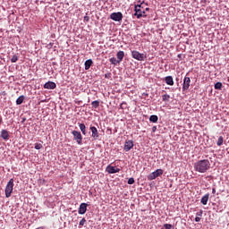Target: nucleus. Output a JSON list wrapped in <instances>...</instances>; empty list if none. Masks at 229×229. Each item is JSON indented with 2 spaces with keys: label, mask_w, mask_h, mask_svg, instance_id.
<instances>
[{
  "label": "nucleus",
  "mask_w": 229,
  "mask_h": 229,
  "mask_svg": "<svg viewBox=\"0 0 229 229\" xmlns=\"http://www.w3.org/2000/svg\"><path fill=\"white\" fill-rule=\"evenodd\" d=\"M87 207H88V205H87V203H81V205H80V208H79V214L81 215V216H83V214H85L86 212H87Z\"/></svg>",
  "instance_id": "13"
},
{
  "label": "nucleus",
  "mask_w": 229,
  "mask_h": 229,
  "mask_svg": "<svg viewBox=\"0 0 229 229\" xmlns=\"http://www.w3.org/2000/svg\"><path fill=\"white\" fill-rule=\"evenodd\" d=\"M129 185H133L135 183V179L133 177L129 178L128 182Z\"/></svg>",
  "instance_id": "30"
},
{
  "label": "nucleus",
  "mask_w": 229,
  "mask_h": 229,
  "mask_svg": "<svg viewBox=\"0 0 229 229\" xmlns=\"http://www.w3.org/2000/svg\"><path fill=\"white\" fill-rule=\"evenodd\" d=\"M92 59H89L85 62L84 65H85V71H89V69H90V67L92 66Z\"/></svg>",
  "instance_id": "18"
},
{
  "label": "nucleus",
  "mask_w": 229,
  "mask_h": 229,
  "mask_svg": "<svg viewBox=\"0 0 229 229\" xmlns=\"http://www.w3.org/2000/svg\"><path fill=\"white\" fill-rule=\"evenodd\" d=\"M44 89H47L48 90H55V89H56V83L53 81H47L44 84Z\"/></svg>",
  "instance_id": "10"
},
{
  "label": "nucleus",
  "mask_w": 229,
  "mask_h": 229,
  "mask_svg": "<svg viewBox=\"0 0 229 229\" xmlns=\"http://www.w3.org/2000/svg\"><path fill=\"white\" fill-rule=\"evenodd\" d=\"M162 99L163 101L169 102V99H171V96H169L168 94L163 95Z\"/></svg>",
  "instance_id": "25"
},
{
  "label": "nucleus",
  "mask_w": 229,
  "mask_h": 229,
  "mask_svg": "<svg viewBox=\"0 0 229 229\" xmlns=\"http://www.w3.org/2000/svg\"><path fill=\"white\" fill-rule=\"evenodd\" d=\"M106 173H108V174H115V173H119L121 169L115 166H112L111 165H108L106 168Z\"/></svg>",
  "instance_id": "8"
},
{
  "label": "nucleus",
  "mask_w": 229,
  "mask_h": 229,
  "mask_svg": "<svg viewBox=\"0 0 229 229\" xmlns=\"http://www.w3.org/2000/svg\"><path fill=\"white\" fill-rule=\"evenodd\" d=\"M116 56L118 59V63L123 62V59L124 58V52L123 51L117 52Z\"/></svg>",
  "instance_id": "17"
},
{
  "label": "nucleus",
  "mask_w": 229,
  "mask_h": 229,
  "mask_svg": "<svg viewBox=\"0 0 229 229\" xmlns=\"http://www.w3.org/2000/svg\"><path fill=\"white\" fill-rule=\"evenodd\" d=\"M72 135L74 137V140H76L77 144H81L83 140V137L81 136V132L78 131H72Z\"/></svg>",
  "instance_id": "6"
},
{
  "label": "nucleus",
  "mask_w": 229,
  "mask_h": 229,
  "mask_svg": "<svg viewBox=\"0 0 229 229\" xmlns=\"http://www.w3.org/2000/svg\"><path fill=\"white\" fill-rule=\"evenodd\" d=\"M110 19H112V21H115L116 22H120V21H123V13L118 12L111 13Z\"/></svg>",
  "instance_id": "7"
},
{
  "label": "nucleus",
  "mask_w": 229,
  "mask_h": 229,
  "mask_svg": "<svg viewBox=\"0 0 229 229\" xmlns=\"http://www.w3.org/2000/svg\"><path fill=\"white\" fill-rule=\"evenodd\" d=\"M3 120L1 119V117H0V124H1V122H2Z\"/></svg>",
  "instance_id": "39"
},
{
  "label": "nucleus",
  "mask_w": 229,
  "mask_h": 229,
  "mask_svg": "<svg viewBox=\"0 0 229 229\" xmlns=\"http://www.w3.org/2000/svg\"><path fill=\"white\" fill-rule=\"evenodd\" d=\"M133 148V141L132 140H127L124 143V151H130L131 149Z\"/></svg>",
  "instance_id": "12"
},
{
  "label": "nucleus",
  "mask_w": 229,
  "mask_h": 229,
  "mask_svg": "<svg viewBox=\"0 0 229 229\" xmlns=\"http://www.w3.org/2000/svg\"><path fill=\"white\" fill-rule=\"evenodd\" d=\"M85 223H87V219L82 218L79 223V228H81V226L85 225Z\"/></svg>",
  "instance_id": "28"
},
{
  "label": "nucleus",
  "mask_w": 229,
  "mask_h": 229,
  "mask_svg": "<svg viewBox=\"0 0 229 229\" xmlns=\"http://www.w3.org/2000/svg\"><path fill=\"white\" fill-rule=\"evenodd\" d=\"M152 130H153V131H155L157 130V127L154 126V127L152 128Z\"/></svg>",
  "instance_id": "36"
},
{
  "label": "nucleus",
  "mask_w": 229,
  "mask_h": 229,
  "mask_svg": "<svg viewBox=\"0 0 229 229\" xmlns=\"http://www.w3.org/2000/svg\"><path fill=\"white\" fill-rule=\"evenodd\" d=\"M149 121L150 123H158V116L152 114L149 117Z\"/></svg>",
  "instance_id": "20"
},
{
  "label": "nucleus",
  "mask_w": 229,
  "mask_h": 229,
  "mask_svg": "<svg viewBox=\"0 0 229 229\" xmlns=\"http://www.w3.org/2000/svg\"><path fill=\"white\" fill-rule=\"evenodd\" d=\"M91 130V137H93V139H95V140L97 139H99V132L98 131V128H96L95 126H91L90 127Z\"/></svg>",
  "instance_id": "11"
},
{
  "label": "nucleus",
  "mask_w": 229,
  "mask_h": 229,
  "mask_svg": "<svg viewBox=\"0 0 229 229\" xmlns=\"http://www.w3.org/2000/svg\"><path fill=\"white\" fill-rule=\"evenodd\" d=\"M18 60L19 56H17V55H13V57L11 58L12 64H15V62H17Z\"/></svg>",
  "instance_id": "29"
},
{
  "label": "nucleus",
  "mask_w": 229,
  "mask_h": 229,
  "mask_svg": "<svg viewBox=\"0 0 229 229\" xmlns=\"http://www.w3.org/2000/svg\"><path fill=\"white\" fill-rule=\"evenodd\" d=\"M22 103H24V96H20L16 99V105H22Z\"/></svg>",
  "instance_id": "21"
},
{
  "label": "nucleus",
  "mask_w": 229,
  "mask_h": 229,
  "mask_svg": "<svg viewBox=\"0 0 229 229\" xmlns=\"http://www.w3.org/2000/svg\"><path fill=\"white\" fill-rule=\"evenodd\" d=\"M224 138H223V136H220L219 138H218V140H217V146H223V142H224Z\"/></svg>",
  "instance_id": "27"
},
{
  "label": "nucleus",
  "mask_w": 229,
  "mask_h": 229,
  "mask_svg": "<svg viewBox=\"0 0 229 229\" xmlns=\"http://www.w3.org/2000/svg\"><path fill=\"white\" fill-rule=\"evenodd\" d=\"M24 121H26V118H23V119H22V123H24Z\"/></svg>",
  "instance_id": "38"
},
{
  "label": "nucleus",
  "mask_w": 229,
  "mask_h": 229,
  "mask_svg": "<svg viewBox=\"0 0 229 229\" xmlns=\"http://www.w3.org/2000/svg\"><path fill=\"white\" fill-rule=\"evenodd\" d=\"M110 64H112L113 65H117V64H119V60L117 61V59H115V57H112L109 59Z\"/></svg>",
  "instance_id": "22"
},
{
  "label": "nucleus",
  "mask_w": 229,
  "mask_h": 229,
  "mask_svg": "<svg viewBox=\"0 0 229 229\" xmlns=\"http://www.w3.org/2000/svg\"><path fill=\"white\" fill-rule=\"evenodd\" d=\"M164 174V170L157 169L155 172H152L148 176V180L151 182L152 180H156V178H158V176H162Z\"/></svg>",
  "instance_id": "5"
},
{
  "label": "nucleus",
  "mask_w": 229,
  "mask_h": 229,
  "mask_svg": "<svg viewBox=\"0 0 229 229\" xmlns=\"http://www.w3.org/2000/svg\"><path fill=\"white\" fill-rule=\"evenodd\" d=\"M193 167L197 173H207L210 169V161L208 159L199 160L194 163Z\"/></svg>",
  "instance_id": "1"
},
{
  "label": "nucleus",
  "mask_w": 229,
  "mask_h": 229,
  "mask_svg": "<svg viewBox=\"0 0 229 229\" xmlns=\"http://www.w3.org/2000/svg\"><path fill=\"white\" fill-rule=\"evenodd\" d=\"M212 194H216V188L212 189Z\"/></svg>",
  "instance_id": "35"
},
{
  "label": "nucleus",
  "mask_w": 229,
  "mask_h": 229,
  "mask_svg": "<svg viewBox=\"0 0 229 229\" xmlns=\"http://www.w3.org/2000/svg\"><path fill=\"white\" fill-rule=\"evenodd\" d=\"M165 81L166 85H170V86L174 85V81L173 80V76H166L165 78Z\"/></svg>",
  "instance_id": "16"
},
{
  "label": "nucleus",
  "mask_w": 229,
  "mask_h": 229,
  "mask_svg": "<svg viewBox=\"0 0 229 229\" xmlns=\"http://www.w3.org/2000/svg\"><path fill=\"white\" fill-rule=\"evenodd\" d=\"M195 221H196V223H199V221H201V217L196 216Z\"/></svg>",
  "instance_id": "34"
},
{
  "label": "nucleus",
  "mask_w": 229,
  "mask_h": 229,
  "mask_svg": "<svg viewBox=\"0 0 229 229\" xmlns=\"http://www.w3.org/2000/svg\"><path fill=\"white\" fill-rule=\"evenodd\" d=\"M79 128H80L81 131H82V133L84 135H87V131H86L87 127L85 126V123H80L79 124Z\"/></svg>",
  "instance_id": "19"
},
{
  "label": "nucleus",
  "mask_w": 229,
  "mask_h": 229,
  "mask_svg": "<svg viewBox=\"0 0 229 229\" xmlns=\"http://www.w3.org/2000/svg\"><path fill=\"white\" fill-rule=\"evenodd\" d=\"M90 21V17H89V13H86V15L84 16V22H89Z\"/></svg>",
  "instance_id": "31"
},
{
  "label": "nucleus",
  "mask_w": 229,
  "mask_h": 229,
  "mask_svg": "<svg viewBox=\"0 0 229 229\" xmlns=\"http://www.w3.org/2000/svg\"><path fill=\"white\" fill-rule=\"evenodd\" d=\"M197 217H201L203 216V209H200L199 212L196 213Z\"/></svg>",
  "instance_id": "32"
},
{
  "label": "nucleus",
  "mask_w": 229,
  "mask_h": 229,
  "mask_svg": "<svg viewBox=\"0 0 229 229\" xmlns=\"http://www.w3.org/2000/svg\"><path fill=\"white\" fill-rule=\"evenodd\" d=\"M91 106H93V108H99V101L98 100H95L91 103Z\"/></svg>",
  "instance_id": "26"
},
{
  "label": "nucleus",
  "mask_w": 229,
  "mask_h": 229,
  "mask_svg": "<svg viewBox=\"0 0 229 229\" xmlns=\"http://www.w3.org/2000/svg\"><path fill=\"white\" fill-rule=\"evenodd\" d=\"M1 137L4 139V140H8V139H10V133L6 130H2Z\"/></svg>",
  "instance_id": "14"
},
{
  "label": "nucleus",
  "mask_w": 229,
  "mask_h": 229,
  "mask_svg": "<svg viewBox=\"0 0 229 229\" xmlns=\"http://www.w3.org/2000/svg\"><path fill=\"white\" fill-rule=\"evenodd\" d=\"M215 89H216V90H221V89H223V83H221V82H216V83L215 84Z\"/></svg>",
  "instance_id": "23"
},
{
  "label": "nucleus",
  "mask_w": 229,
  "mask_h": 229,
  "mask_svg": "<svg viewBox=\"0 0 229 229\" xmlns=\"http://www.w3.org/2000/svg\"><path fill=\"white\" fill-rule=\"evenodd\" d=\"M13 192V179H10L5 186V198H10Z\"/></svg>",
  "instance_id": "4"
},
{
  "label": "nucleus",
  "mask_w": 229,
  "mask_h": 229,
  "mask_svg": "<svg viewBox=\"0 0 229 229\" xmlns=\"http://www.w3.org/2000/svg\"><path fill=\"white\" fill-rule=\"evenodd\" d=\"M189 87H191V78L184 77L183 84H182V91L185 92V90H189Z\"/></svg>",
  "instance_id": "9"
},
{
  "label": "nucleus",
  "mask_w": 229,
  "mask_h": 229,
  "mask_svg": "<svg viewBox=\"0 0 229 229\" xmlns=\"http://www.w3.org/2000/svg\"><path fill=\"white\" fill-rule=\"evenodd\" d=\"M131 57L134 58V60H138V62H144L148 56L145 54H140L137 50L131 51Z\"/></svg>",
  "instance_id": "3"
},
{
  "label": "nucleus",
  "mask_w": 229,
  "mask_h": 229,
  "mask_svg": "<svg viewBox=\"0 0 229 229\" xmlns=\"http://www.w3.org/2000/svg\"><path fill=\"white\" fill-rule=\"evenodd\" d=\"M105 78H108V74H106V75H105Z\"/></svg>",
  "instance_id": "37"
},
{
  "label": "nucleus",
  "mask_w": 229,
  "mask_h": 229,
  "mask_svg": "<svg viewBox=\"0 0 229 229\" xmlns=\"http://www.w3.org/2000/svg\"><path fill=\"white\" fill-rule=\"evenodd\" d=\"M210 198V194L207 193L205 194L201 199H200V203H202V205H207L208 203V199Z\"/></svg>",
  "instance_id": "15"
},
{
  "label": "nucleus",
  "mask_w": 229,
  "mask_h": 229,
  "mask_svg": "<svg viewBox=\"0 0 229 229\" xmlns=\"http://www.w3.org/2000/svg\"><path fill=\"white\" fill-rule=\"evenodd\" d=\"M35 149H42V144H40V143H36V144H35Z\"/></svg>",
  "instance_id": "33"
},
{
  "label": "nucleus",
  "mask_w": 229,
  "mask_h": 229,
  "mask_svg": "<svg viewBox=\"0 0 229 229\" xmlns=\"http://www.w3.org/2000/svg\"><path fill=\"white\" fill-rule=\"evenodd\" d=\"M161 229H174V227L171 224H164Z\"/></svg>",
  "instance_id": "24"
},
{
  "label": "nucleus",
  "mask_w": 229,
  "mask_h": 229,
  "mask_svg": "<svg viewBox=\"0 0 229 229\" xmlns=\"http://www.w3.org/2000/svg\"><path fill=\"white\" fill-rule=\"evenodd\" d=\"M149 8H143L142 4H138V5H135L134 7V11H135V13L134 15H136V17L138 19H140V17H148V13H146V12H148Z\"/></svg>",
  "instance_id": "2"
}]
</instances>
